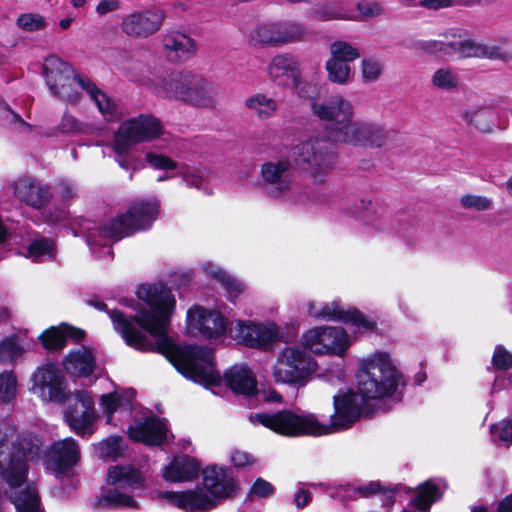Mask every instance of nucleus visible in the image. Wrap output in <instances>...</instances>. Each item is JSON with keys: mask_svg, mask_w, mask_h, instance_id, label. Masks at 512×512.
<instances>
[{"mask_svg": "<svg viewBox=\"0 0 512 512\" xmlns=\"http://www.w3.org/2000/svg\"><path fill=\"white\" fill-rule=\"evenodd\" d=\"M160 202L157 199L132 203L127 211L110 219L100 227V234L116 241L142 230H148L157 219Z\"/></svg>", "mask_w": 512, "mask_h": 512, "instance_id": "6", "label": "nucleus"}, {"mask_svg": "<svg viewBox=\"0 0 512 512\" xmlns=\"http://www.w3.org/2000/svg\"><path fill=\"white\" fill-rule=\"evenodd\" d=\"M145 159L147 163L156 170H175L178 167V163L175 160L163 154L147 152Z\"/></svg>", "mask_w": 512, "mask_h": 512, "instance_id": "51", "label": "nucleus"}, {"mask_svg": "<svg viewBox=\"0 0 512 512\" xmlns=\"http://www.w3.org/2000/svg\"><path fill=\"white\" fill-rule=\"evenodd\" d=\"M17 26L28 32H35L46 27L47 23L43 16L36 13H22L16 20Z\"/></svg>", "mask_w": 512, "mask_h": 512, "instance_id": "45", "label": "nucleus"}, {"mask_svg": "<svg viewBox=\"0 0 512 512\" xmlns=\"http://www.w3.org/2000/svg\"><path fill=\"white\" fill-rule=\"evenodd\" d=\"M101 404L108 416H112L122 404V397L117 392L103 394Z\"/></svg>", "mask_w": 512, "mask_h": 512, "instance_id": "58", "label": "nucleus"}, {"mask_svg": "<svg viewBox=\"0 0 512 512\" xmlns=\"http://www.w3.org/2000/svg\"><path fill=\"white\" fill-rule=\"evenodd\" d=\"M17 380L12 371L0 373V404H8L15 399Z\"/></svg>", "mask_w": 512, "mask_h": 512, "instance_id": "41", "label": "nucleus"}, {"mask_svg": "<svg viewBox=\"0 0 512 512\" xmlns=\"http://www.w3.org/2000/svg\"><path fill=\"white\" fill-rule=\"evenodd\" d=\"M275 493V487L267 480L258 477L249 488V497L266 499Z\"/></svg>", "mask_w": 512, "mask_h": 512, "instance_id": "52", "label": "nucleus"}, {"mask_svg": "<svg viewBox=\"0 0 512 512\" xmlns=\"http://www.w3.org/2000/svg\"><path fill=\"white\" fill-rule=\"evenodd\" d=\"M62 328L66 339V344L68 343V339H71L75 343H80L86 338V332L82 328L73 326L69 323L62 322Z\"/></svg>", "mask_w": 512, "mask_h": 512, "instance_id": "59", "label": "nucleus"}, {"mask_svg": "<svg viewBox=\"0 0 512 512\" xmlns=\"http://www.w3.org/2000/svg\"><path fill=\"white\" fill-rule=\"evenodd\" d=\"M15 194L22 202L34 209L46 207L51 199L50 188L32 179L20 180L16 186Z\"/></svg>", "mask_w": 512, "mask_h": 512, "instance_id": "25", "label": "nucleus"}, {"mask_svg": "<svg viewBox=\"0 0 512 512\" xmlns=\"http://www.w3.org/2000/svg\"><path fill=\"white\" fill-rule=\"evenodd\" d=\"M492 364L497 370L507 371L512 368V354L498 345L494 349Z\"/></svg>", "mask_w": 512, "mask_h": 512, "instance_id": "54", "label": "nucleus"}, {"mask_svg": "<svg viewBox=\"0 0 512 512\" xmlns=\"http://www.w3.org/2000/svg\"><path fill=\"white\" fill-rule=\"evenodd\" d=\"M459 49V59L469 57L497 59L501 56V50L499 47H489L477 44L472 40L460 41Z\"/></svg>", "mask_w": 512, "mask_h": 512, "instance_id": "33", "label": "nucleus"}, {"mask_svg": "<svg viewBox=\"0 0 512 512\" xmlns=\"http://www.w3.org/2000/svg\"><path fill=\"white\" fill-rule=\"evenodd\" d=\"M34 385L41 389H48L49 400L64 404V420L77 436L88 438L95 432L94 424L97 420L95 403L87 390H76L73 394L66 390V379L59 368L54 364H47L37 368L33 374Z\"/></svg>", "mask_w": 512, "mask_h": 512, "instance_id": "3", "label": "nucleus"}, {"mask_svg": "<svg viewBox=\"0 0 512 512\" xmlns=\"http://www.w3.org/2000/svg\"><path fill=\"white\" fill-rule=\"evenodd\" d=\"M221 379L234 394L252 397L258 393L257 379L247 365L229 367Z\"/></svg>", "mask_w": 512, "mask_h": 512, "instance_id": "23", "label": "nucleus"}, {"mask_svg": "<svg viewBox=\"0 0 512 512\" xmlns=\"http://www.w3.org/2000/svg\"><path fill=\"white\" fill-rule=\"evenodd\" d=\"M416 495L410 499L409 505L420 512H427L431 506L443 498V491L433 480L428 479L416 487Z\"/></svg>", "mask_w": 512, "mask_h": 512, "instance_id": "31", "label": "nucleus"}, {"mask_svg": "<svg viewBox=\"0 0 512 512\" xmlns=\"http://www.w3.org/2000/svg\"><path fill=\"white\" fill-rule=\"evenodd\" d=\"M54 252L55 242L46 237L34 240L27 246V254L29 257L36 258L43 255L52 256Z\"/></svg>", "mask_w": 512, "mask_h": 512, "instance_id": "47", "label": "nucleus"}, {"mask_svg": "<svg viewBox=\"0 0 512 512\" xmlns=\"http://www.w3.org/2000/svg\"><path fill=\"white\" fill-rule=\"evenodd\" d=\"M309 14L319 21L341 19L342 13L338 11L333 3H320L315 5Z\"/></svg>", "mask_w": 512, "mask_h": 512, "instance_id": "48", "label": "nucleus"}, {"mask_svg": "<svg viewBox=\"0 0 512 512\" xmlns=\"http://www.w3.org/2000/svg\"><path fill=\"white\" fill-rule=\"evenodd\" d=\"M278 25V42L279 46L287 43H294L301 41L305 34V27L297 22L284 21L277 22Z\"/></svg>", "mask_w": 512, "mask_h": 512, "instance_id": "36", "label": "nucleus"}, {"mask_svg": "<svg viewBox=\"0 0 512 512\" xmlns=\"http://www.w3.org/2000/svg\"><path fill=\"white\" fill-rule=\"evenodd\" d=\"M161 121L152 114H139L123 121L114 134L112 149L118 153L132 146L149 142L162 135Z\"/></svg>", "mask_w": 512, "mask_h": 512, "instance_id": "10", "label": "nucleus"}, {"mask_svg": "<svg viewBox=\"0 0 512 512\" xmlns=\"http://www.w3.org/2000/svg\"><path fill=\"white\" fill-rule=\"evenodd\" d=\"M326 70L329 80L333 83L346 84L350 79L351 66L348 63L330 58L326 62Z\"/></svg>", "mask_w": 512, "mask_h": 512, "instance_id": "38", "label": "nucleus"}, {"mask_svg": "<svg viewBox=\"0 0 512 512\" xmlns=\"http://www.w3.org/2000/svg\"><path fill=\"white\" fill-rule=\"evenodd\" d=\"M62 365L67 374L77 378L90 377L97 366L93 349L85 345L69 351L63 357Z\"/></svg>", "mask_w": 512, "mask_h": 512, "instance_id": "22", "label": "nucleus"}, {"mask_svg": "<svg viewBox=\"0 0 512 512\" xmlns=\"http://www.w3.org/2000/svg\"><path fill=\"white\" fill-rule=\"evenodd\" d=\"M460 202L464 208H474L477 211H485L491 207V201L479 195H465L461 198Z\"/></svg>", "mask_w": 512, "mask_h": 512, "instance_id": "55", "label": "nucleus"}, {"mask_svg": "<svg viewBox=\"0 0 512 512\" xmlns=\"http://www.w3.org/2000/svg\"><path fill=\"white\" fill-rule=\"evenodd\" d=\"M248 109L254 111L259 119L272 117L277 110V102L265 94L258 93L245 100Z\"/></svg>", "mask_w": 512, "mask_h": 512, "instance_id": "35", "label": "nucleus"}, {"mask_svg": "<svg viewBox=\"0 0 512 512\" xmlns=\"http://www.w3.org/2000/svg\"><path fill=\"white\" fill-rule=\"evenodd\" d=\"M160 496L187 512H208L216 509L213 498L200 487L182 491H163Z\"/></svg>", "mask_w": 512, "mask_h": 512, "instance_id": "16", "label": "nucleus"}, {"mask_svg": "<svg viewBox=\"0 0 512 512\" xmlns=\"http://www.w3.org/2000/svg\"><path fill=\"white\" fill-rule=\"evenodd\" d=\"M202 485L216 503V508L223 501L235 498L240 490L239 482L232 470L225 466L211 464L201 471Z\"/></svg>", "mask_w": 512, "mask_h": 512, "instance_id": "13", "label": "nucleus"}, {"mask_svg": "<svg viewBox=\"0 0 512 512\" xmlns=\"http://www.w3.org/2000/svg\"><path fill=\"white\" fill-rule=\"evenodd\" d=\"M309 314L318 319L341 322L366 331H373L377 323L367 318L362 311L355 307L344 309L340 302L333 301L316 310L314 304L309 305Z\"/></svg>", "mask_w": 512, "mask_h": 512, "instance_id": "14", "label": "nucleus"}, {"mask_svg": "<svg viewBox=\"0 0 512 512\" xmlns=\"http://www.w3.org/2000/svg\"><path fill=\"white\" fill-rule=\"evenodd\" d=\"M38 340L47 352H60L66 347V339L62 324L50 326L39 336Z\"/></svg>", "mask_w": 512, "mask_h": 512, "instance_id": "34", "label": "nucleus"}, {"mask_svg": "<svg viewBox=\"0 0 512 512\" xmlns=\"http://www.w3.org/2000/svg\"><path fill=\"white\" fill-rule=\"evenodd\" d=\"M269 75L279 85L297 88L301 83V69L297 56L283 53L274 56L268 67Z\"/></svg>", "mask_w": 512, "mask_h": 512, "instance_id": "21", "label": "nucleus"}, {"mask_svg": "<svg viewBox=\"0 0 512 512\" xmlns=\"http://www.w3.org/2000/svg\"><path fill=\"white\" fill-rule=\"evenodd\" d=\"M320 342L321 346L315 348L316 355L341 356L348 348V338L343 328L322 326Z\"/></svg>", "mask_w": 512, "mask_h": 512, "instance_id": "28", "label": "nucleus"}, {"mask_svg": "<svg viewBox=\"0 0 512 512\" xmlns=\"http://www.w3.org/2000/svg\"><path fill=\"white\" fill-rule=\"evenodd\" d=\"M460 41H450V42H443V41H427L422 45V48L425 52L428 53H443L444 55L448 56H456L459 59L460 55Z\"/></svg>", "mask_w": 512, "mask_h": 512, "instance_id": "44", "label": "nucleus"}, {"mask_svg": "<svg viewBox=\"0 0 512 512\" xmlns=\"http://www.w3.org/2000/svg\"><path fill=\"white\" fill-rule=\"evenodd\" d=\"M74 79L79 87L87 93L90 99L96 104L99 112L105 118H112L117 111L116 103L101 90L89 77L78 73L74 75Z\"/></svg>", "mask_w": 512, "mask_h": 512, "instance_id": "26", "label": "nucleus"}, {"mask_svg": "<svg viewBox=\"0 0 512 512\" xmlns=\"http://www.w3.org/2000/svg\"><path fill=\"white\" fill-rule=\"evenodd\" d=\"M201 463L189 455L174 456L171 462L162 469V477L171 483L187 482L198 478Z\"/></svg>", "mask_w": 512, "mask_h": 512, "instance_id": "24", "label": "nucleus"}, {"mask_svg": "<svg viewBox=\"0 0 512 512\" xmlns=\"http://www.w3.org/2000/svg\"><path fill=\"white\" fill-rule=\"evenodd\" d=\"M333 59L350 64L360 57L359 50L346 41H335L330 46Z\"/></svg>", "mask_w": 512, "mask_h": 512, "instance_id": "40", "label": "nucleus"}, {"mask_svg": "<svg viewBox=\"0 0 512 512\" xmlns=\"http://www.w3.org/2000/svg\"><path fill=\"white\" fill-rule=\"evenodd\" d=\"M76 83L75 79L73 78L70 83H66L59 87V89H56L52 91L51 93L65 101H68L70 103H78L81 95L80 93L74 88L73 84Z\"/></svg>", "mask_w": 512, "mask_h": 512, "instance_id": "56", "label": "nucleus"}, {"mask_svg": "<svg viewBox=\"0 0 512 512\" xmlns=\"http://www.w3.org/2000/svg\"><path fill=\"white\" fill-rule=\"evenodd\" d=\"M402 374L386 352L364 359L356 373L357 392L362 403L392 397L398 389Z\"/></svg>", "mask_w": 512, "mask_h": 512, "instance_id": "5", "label": "nucleus"}, {"mask_svg": "<svg viewBox=\"0 0 512 512\" xmlns=\"http://www.w3.org/2000/svg\"><path fill=\"white\" fill-rule=\"evenodd\" d=\"M361 68L364 81L373 82L381 76L384 64L376 58H365L361 62Z\"/></svg>", "mask_w": 512, "mask_h": 512, "instance_id": "49", "label": "nucleus"}, {"mask_svg": "<svg viewBox=\"0 0 512 512\" xmlns=\"http://www.w3.org/2000/svg\"><path fill=\"white\" fill-rule=\"evenodd\" d=\"M161 11L146 10L134 12L125 17L121 23L122 31L133 38H147L162 26Z\"/></svg>", "mask_w": 512, "mask_h": 512, "instance_id": "19", "label": "nucleus"}, {"mask_svg": "<svg viewBox=\"0 0 512 512\" xmlns=\"http://www.w3.org/2000/svg\"><path fill=\"white\" fill-rule=\"evenodd\" d=\"M491 433L498 441L512 445V419H503L499 424L492 425Z\"/></svg>", "mask_w": 512, "mask_h": 512, "instance_id": "53", "label": "nucleus"}, {"mask_svg": "<svg viewBox=\"0 0 512 512\" xmlns=\"http://www.w3.org/2000/svg\"><path fill=\"white\" fill-rule=\"evenodd\" d=\"M62 133H72L80 130V122L72 115L64 114L58 126Z\"/></svg>", "mask_w": 512, "mask_h": 512, "instance_id": "62", "label": "nucleus"}, {"mask_svg": "<svg viewBox=\"0 0 512 512\" xmlns=\"http://www.w3.org/2000/svg\"><path fill=\"white\" fill-rule=\"evenodd\" d=\"M312 498H313L312 493L309 490L301 488L295 494L294 500H295L296 506L298 508L302 509L310 504V502L312 501Z\"/></svg>", "mask_w": 512, "mask_h": 512, "instance_id": "64", "label": "nucleus"}, {"mask_svg": "<svg viewBox=\"0 0 512 512\" xmlns=\"http://www.w3.org/2000/svg\"><path fill=\"white\" fill-rule=\"evenodd\" d=\"M495 118L496 112L489 106L481 107L473 112L466 111L463 114L464 120L483 133L492 132Z\"/></svg>", "mask_w": 512, "mask_h": 512, "instance_id": "32", "label": "nucleus"}, {"mask_svg": "<svg viewBox=\"0 0 512 512\" xmlns=\"http://www.w3.org/2000/svg\"><path fill=\"white\" fill-rule=\"evenodd\" d=\"M432 83L439 89L453 90L458 87L459 79L451 70L441 68L433 74Z\"/></svg>", "mask_w": 512, "mask_h": 512, "instance_id": "46", "label": "nucleus"}, {"mask_svg": "<svg viewBox=\"0 0 512 512\" xmlns=\"http://www.w3.org/2000/svg\"><path fill=\"white\" fill-rule=\"evenodd\" d=\"M277 30V22L263 23L255 28L253 37L262 45L279 46Z\"/></svg>", "mask_w": 512, "mask_h": 512, "instance_id": "42", "label": "nucleus"}, {"mask_svg": "<svg viewBox=\"0 0 512 512\" xmlns=\"http://www.w3.org/2000/svg\"><path fill=\"white\" fill-rule=\"evenodd\" d=\"M120 436L111 435L102 440L97 447V452L100 458L104 460H117L122 456Z\"/></svg>", "mask_w": 512, "mask_h": 512, "instance_id": "37", "label": "nucleus"}, {"mask_svg": "<svg viewBox=\"0 0 512 512\" xmlns=\"http://www.w3.org/2000/svg\"><path fill=\"white\" fill-rule=\"evenodd\" d=\"M317 367V362L307 351L288 346L277 358L273 377L277 383L303 386Z\"/></svg>", "mask_w": 512, "mask_h": 512, "instance_id": "9", "label": "nucleus"}, {"mask_svg": "<svg viewBox=\"0 0 512 512\" xmlns=\"http://www.w3.org/2000/svg\"><path fill=\"white\" fill-rule=\"evenodd\" d=\"M231 462L237 468H244L253 465L255 458L248 452L234 450L231 454Z\"/></svg>", "mask_w": 512, "mask_h": 512, "instance_id": "61", "label": "nucleus"}, {"mask_svg": "<svg viewBox=\"0 0 512 512\" xmlns=\"http://www.w3.org/2000/svg\"><path fill=\"white\" fill-rule=\"evenodd\" d=\"M250 419L284 437L323 435L322 423L313 413L298 414L289 409H282L274 413H255Z\"/></svg>", "mask_w": 512, "mask_h": 512, "instance_id": "7", "label": "nucleus"}, {"mask_svg": "<svg viewBox=\"0 0 512 512\" xmlns=\"http://www.w3.org/2000/svg\"><path fill=\"white\" fill-rule=\"evenodd\" d=\"M145 481L143 473L130 464L111 466L106 478L108 485H118L120 488H143Z\"/></svg>", "mask_w": 512, "mask_h": 512, "instance_id": "29", "label": "nucleus"}, {"mask_svg": "<svg viewBox=\"0 0 512 512\" xmlns=\"http://www.w3.org/2000/svg\"><path fill=\"white\" fill-rule=\"evenodd\" d=\"M357 10L366 17L380 15L383 11L382 6L377 1L362 0L357 3Z\"/></svg>", "mask_w": 512, "mask_h": 512, "instance_id": "60", "label": "nucleus"}, {"mask_svg": "<svg viewBox=\"0 0 512 512\" xmlns=\"http://www.w3.org/2000/svg\"><path fill=\"white\" fill-rule=\"evenodd\" d=\"M311 110L319 119L329 122L324 129L327 140L315 138L301 142L293 154L295 162L309 171L316 184H323L335 167L337 155L332 142L363 147H381L385 143V130L371 123L353 121V106L341 95L331 96L326 103L313 102Z\"/></svg>", "mask_w": 512, "mask_h": 512, "instance_id": "2", "label": "nucleus"}, {"mask_svg": "<svg viewBox=\"0 0 512 512\" xmlns=\"http://www.w3.org/2000/svg\"><path fill=\"white\" fill-rule=\"evenodd\" d=\"M46 83L50 92L59 89L62 85L70 83L76 75L74 68L57 56H51L43 66Z\"/></svg>", "mask_w": 512, "mask_h": 512, "instance_id": "27", "label": "nucleus"}, {"mask_svg": "<svg viewBox=\"0 0 512 512\" xmlns=\"http://www.w3.org/2000/svg\"><path fill=\"white\" fill-rule=\"evenodd\" d=\"M80 461V449L72 437L54 442L48 450L46 462L57 474H66Z\"/></svg>", "mask_w": 512, "mask_h": 512, "instance_id": "17", "label": "nucleus"}, {"mask_svg": "<svg viewBox=\"0 0 512 512\" xmlns=\"http://www.w3.org/2000/svg\"><path fill=\"white\" fill-rule=\"evenodd\" d=\"M163 47L171 61H186L196 50L195 41L181 33H171L163 37Z\"/></svg>", "mask_w": 512, "mask_h": 512, "instance_id": "30", "label": "nucleus"}, {"mask_svg": "<svg viewBox=\"0 0 512 512\" xmlns=\"http://www.w3.org/2000/svg\"><path fill=\"white\" fill-rule=\"evenodd\" d=\"M166 418L155 415L146 417L128 428V436L135 442L146 446H161L167 440L168 426Z\"/></svg>", "mask_w": 512, "mask_h": 512, "instance_id": "18", "label": "nucleus"}, {"mask_svg": "<svg viewBox=\"0 0 512 512\" xmlns=\"http://www.w3.org/2000/svg\"><path fill=\"white\" fill-rule=\"evenodd\" d=\"M228 335L246 347L267 350L276 341L278 328L273 323L264 325L250 320H236L231 322Z\"/></svg>", "mask_w": 512, "mask_h": 512, "instance_id": "12", "label": "nucleus"}, {"mask_svg": "<svg viewBox=\"0 0 512 512\" xmlns=\"http://www.w3.org/2000/svg\"><path fill=\"white\" fill-rule=\"evenodd\" d=\"M293 165L289 159H280L277 162H265L261 165V176L267 184L273 185L267 190L272 198H280L291 187L290 171Z\"/></svg>", "mask_w": 512, "mask_h": 512, "instance_id": "20", "label": "nucleus"}, {"mask_svg": "<svg viewBox=\"0 0 512 512\" xmlns=\"http://www.w3.org/2000/svg\"><path fill=\"white\" fill-rule=\"evenodd\" d=\"M187 325L205 339H217L226 333L228 319L220 312L194 305L186 315Z\"/></svg>", "mask_w": 512, "mask_h": 512, "instance_id": "15", "label": "nucleus"}, {"mask_svg": "<svg viewBox=\"0 0 512 512\" xmlns=\"http://www.w3.org/2000/svg\"><path fill=\"white\" fill-rule=\"evenodd\" d=\"M358 397L360 396L357 390L352 388L333 397L334 413L329 424H322L323 435L349 429L360 420L366 404L362 403L361 399L359 401Z\"/></svg>", "mask_w": 512, "mask_h": 512, "instance_id": "11", "label": "nucleus"}, {"mask_svg": "<svg viewBox=\"0 0 512 512\" xmlns=\"http://www.w3.org/2000/svg\"><path fill=\"white\" fill-rule=\"evenodd\" d=\"M40 445L31 434H18L8 422H0V477L11 488L21 487L28 479L29 462L37 461Z\"/></svg>", "mask_w": 512, "mask_h": 512, "instance_id": "4", "label": "nucleus"}, {"mask_svg": "<svg viewBox=\"0 0 512 512\" xmlns=\"http://www.w3.org/2000/svg\"><path fill=\"white\" fill-rule=\"evenodd\" d=\"M320 338L321 327H315L303 333L301 337V342L304 347L303 350H310L315 354V348H317V346H321Z\"/></svg>", "mask_w": 512, "mask_h": 512, "instance_id": "57", "label": "nucleus"}, {"mask_svg": "<svg viewBox=\"0 0 512 512\" xmlns=\"http://www.w3.org/2000/svg\"><path fill=\"white\" fill-rule=\"evenodd\" d=\"M103 504L107 508L137 507V502L131 495L119 492L116 488L109 489L106 494H104Z\"/></svg>", "mask_w": 512, "mask_h": 512, "instance_id": "43", "label": "nucleus"}, {"mask_svg": "<svg viewBox=\"0 0 512 512\" xmlns=\"http://www.w3.org/2000/svg\"><path fill=\"white\" fill-rule=\"evenodd\" d=\"M136 295L142 303L132 308L136 314L127 317L122 310H114L110 319L114 330L126 345L139 352H156L163 355L186 379L206 388L222 383L216 370L213 349L207 346L173 342L168 334L176 310V298L163 282L144 283Z\"/></svg>", "mask_w": 512, "mask_h": 512, "instance_id": "1", "label": "nucleus"}, {"mask_svg": "<svg viewBox=\"0 0 512 512\" xmlns=\"http://www.w3.org/2000/svg\"><path fill=\"white\" fill-rule=\"evenodd\" d=\"M214 278L222 284L227 293L226 297L231 302H233L244 290V285L226 271L219 270L215 272Z\"/></svg>", "mask_w": 512, "mask_h": 512, "instance_id": "39", "label": "nucleus"}, {"mask_svg": "<svg viewBox=\"0 0 512 512\" xmlns=\"http://www.w3.org/2000/svg\"><path fill=\"white\" fill-rule=\"evenodd\" d=\"M165 92L176 100L200 107L214 106L213 87L202 76L190 72H173L164 79Z\"/></svg>", "mask_w": 512, "mask_h": 512, "instance_id": "8", "label": "nucleus"}, {"mask_svg": "<svg viewBox=\"0 0 512 512\" xmlns=\"http://www.w3.org/2000/svg\"><path fill=\"white\" fill-rule=\"evenodd\" d=\"M22 347L15 338L6 337L0 342V361H13L22 354Z\"/></svg>", "mask_w": 512, "mask_h": 512, "instance_id": "50", "label": "nucleus"}, {"mask_svg": "<svg viewBox=\"0 0 512 512\" xmlns=\"http://www.w3.org/2000/svg\"><path fill=\"white\" fill-rule=\"evenodd\" d=\"M120 8V2L118 0H101L96 6V12L99 15H105L107 13L116 11Z\"/></svg>", "mask_w": 512, "mask_h": 512, "instance_id": "63", "label": "nucleus"}]
</instances>
